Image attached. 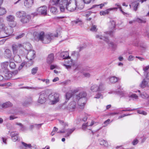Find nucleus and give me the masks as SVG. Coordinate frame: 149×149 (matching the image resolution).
<instances>
[{"mask_svg":"<svg viewBox=\"0 0 149 149\" xmlns=\"http://www.w3.org/2000/svg\"><path fill=\"white\" fill-rule=\"evenodd\" d=\"M26 63L25 62H23L22 63H21L20 65L19 66L18 68V69L19 70H20L22 69L23 67L25 65Z\"/></svg>","mask_w":149,"mask_h":149,"instance_id":"nucleus-49","label":"nucleus"},{"mask_svg":"<svg viewBox=\"0 0 149 149\" xmlns=\"http://www.w3.org/2000/svg\"><path fill=\"white\" fill-rule=\"evenodd\" d=\"M26 58L29 60H31L33 59L36 56L35 52L33 50H30L28 51L27 53Z\"/></svg>","mask_w":149,"mask_h":149,"instance_id":"nucleus-10","label":"nucleus"},{"mask_svg":"<svg viewBox=\"0 0 149 149\" xmlns=\"http://www.w3.org/2000/svg\"><path fill=\"white\" fill-rule=\"evenodd\" d=\"M4 54L5 58H10L11 56V52L10 50L7 49L5 51Z\"/></svg>","mask_w":149,"mask_h":149,"instance_id":"nucleus-25","label":"nucleus"},{"mask_svg":"<svg viewBox=\"0 0 149 149\" xmlns=\"http://www.w3.org/2000/svg\"><path fill=\"white\" fill-rule=\"evenodd\" d=\"M4 73L5 78L6 79H8L11 78L12 76V74L8 70H5V71L3 72Z\"/></svg>","mask_w":149,"mask_h":149,"instance_id":"nucleus-17","label":"nucleus"},{"mask_svg":"<svg viewBox=\"0 0 149 149\" xmlns=\"http://www.w3.org/2000/svg\"><path fill=\"white\" fill-rule=\"evenodd\" d=\"M75 129V128H73L72 129H68L66 130L65 131L67 133L65 137H66L69 136Z\"/></svg>","mask_w":149,"mask_h":149,"instance_id":"nucleus-27","label":"nucleus"},{"mask_svg":"<svg viewBox=\"0 0 149 149\" xmlns=\"http://www.w3.org/2000/svg\"><path fill=\"white\" fill-rule=\"evenodd\" d=\"M110 27L111 29H113L116 26V23L115 21L113 20L110 21L109 23Z\"/></svg>","mask_w":149,"mask_h":149,"instance_id":"nucleus-45","label":"nucleus"},{"mask_svg":"<svg viewBox=\"0 0 149 149\" xmlns=\"http://www.w3.org/2000/svg\"><path fill=\"white\" fill-rule=\"evenodd\" d=\"M10 134L12 138L14 136H18L17 133L16 132H11Z\"/></svg>","mask_w":149,"mask_h":149,"instance_id":"nucleus-57","label":"nucleus"},{"mask_svg":"<svg viewBox=\"0 0 149 149\" xmlns=\"http://www.w3.org/2000/svg\"><path fill=\"white\" fill-rule=\"evenodd\" d=\"M115 6L118 7V8H119L121 12V13L123 14L124 15H125L127 14V13H125L124 12L122 9L120 5V4L118 3H116L115 4Z\"/></svg>","mask_w":149,"mask_h":149,"instance_id":"nucleus-44","label":"nucleus"},{"mask_svg":"<svg viewBox=\"0 0 149 149\" xmlns=\"http://www.w3.org/2000/svg\"><path fill=\"white\" fill-rule=\"evenodd\" d=\"M47 95L45 92H42L40 93L38 102L42 104L45 103L46 100Z\"/></svg>","mask_w":149,"mask_h":149,"instance_id":"nucleus-9","label":"nucleus"},{"mask_svg":"<svg viewBox=\"0 0 149 149\" xmlns=\"http://www.w3.org/2000/svg\"><path fill=\"white\" fill-rule=\"evenodd\" d=\"M11 23L10 24V26L11 27H14L16 25V22L14 21L11 22Z\"/></svg>","mask_w":149,"mask_h":149,"instance_id":"nucleus-56","label":"nucleus"},{"mask_svg":"<svg viewBox=\"0 0 149 149\" xmlns=\"http://www.w3.org/2000/svg\"><path fill=\"white\" fill-rule=\"evenodd\" d=\"M60 10L61 12H63L64 11L66 7H65V6L63 5L61 6L60 7Z\"/></svg>","mask_w":149,"mask_h":149,"instance_id":"nucleus-64","label":"nucleus"},{"mask_svg":"<svg viewBox=\"0 0 149 149\" xmlns=\"http://www.w3.org/2000/svg\"><path fill=\"white\" fill-rule=\"evenodd\" d=\"M6 12V10L5 8L0 6V16H2L5 14Z\"/></svg>","mask_w":149,"mask_h":149,"instance_id":"nucleus-40","label":"nucleus"},{"mask_svg":"<svg viewBox=\"0 0 149 149\" xmlns=\"http://www.w3.org/2000/svg\"><path fill=\"white\" fill-rule=\"evenodd\" d=\"M135 21H137L139 23H144L146 22V21L145 20H142L140 18H136L135 20L130 21L129 23L130 24H131L133 22H134Z\"/></svg>","mask_w":149,"mask_h":149,"instance_id":"nucleus-36","label":"nucleus"},{"mask_svg":"<svg viewBox=\"0 0 149 149\" xmlns=\"http://www.w3.org/2000/svg\"><path fill=\"white\" fill-rule=\"evenodd\" d=\"M111 9L109 8L104 11H101L100 12V14L101 15L104 16L108 15L109 13V12L111 11Z\"/></svg>","mask_w":149,"mask_h":149,"instance_id":"nucleus-32","label":"nucleus"},{"mask_svg":"<svg viewBox=\"0 0 149 149\" xmlns=\"http://www.w3.org/2000/svg\"><path fill=\"white\" fill-rule=\"evenodd\" d=\"M54 57L53 54H49L47 59V62L49 64H51L54 61Z\"/></svg>","mask_w":149,"mask_h":149,"instance_id":"nucleus-20","label":"nucleus"},{"mask_svg":"<svg viewBox=\"0 0 149 149\" xmlns=\"http://www.w3.org/2000/svg\"><path fill=\"white\" fill-rule=\"evenodd\" d=\"M96 38L100 40H103L107 42L109 46L113 48H115L116 47V45L112 42H110L108 38L107 37L105 36H102V35H97L96 36Z\"/></svg>","mask_w":149,"mask_h":149,"instance_id":"nucleus-6","label":"nucleus"},{"mask_svg":"<svg viewBox=\"0 0 149 149\" xmlns=\"http://www.w3.org/2000/svg\"><path fill=\"white\" fill-rule=\"evenodd\" d=\"M9 63L7 62H5L1 64V72L5 71V70H8L7 68Z\"/></svg>","mask_w":149,"mask_h":149,"instance_id":"nucleus-22","label":"nucleus"},{"mask_svg":"<svg viewBox=\"0 0 149 149\" xmlns=\"http://www.w3.org/2000/svg\"><path fill=\"white\" fill-rule=\"evenodd\" d=\"M107 2H104L103 3H101L99 5H94L93 6H92L91 7V8H93L97 6H100V9H102L103 7L105 5L107 4Z\"/></svg>","mask_w":149,"mask_h":149,"instance_id":"nucleus-39","label":"nucleus"},{"mask_svg":"<svg viewBox=\"0 0 149 149\" xmlns=\"http://www.w3.org/2000/svg\"><path fill=\"white\" fill-rule=\"evenodd\" d=\"M106 35H109L111 36H113V31H107L105 33Z\"/></svg>","mask_w":149,"mask_h":149,"instance_id":"nucleus-62","label":"nucleus"},{"mask_svg":"<svg viewBox=\"0 0 149 149\" xmlns=\"http://www.w3.org/2000/svg\"><path fill=\"white\" fill-rule=\"evenodd\" d=\"M130 97L133 98L134 100H137L138 98V96L135 94L131 95Z\"/></svg>","mask_w":149,"mask_h":149,"instance_id":"nucleus-50","label":"nucleus"},{"mask_svg":"<svg viewBox=\"0 0 149 149\" xmlns=\"http://www.w3.org/2000/svg\"><path fill=\"white\" fill-rule=\"evenodd\" d=\"M26 14L25 11L21 10L17 12L16 13V15L17 17L21 18Z\"/></svg>","mask_w":149,"mask_h":149,"instance_id":"nucleus-24","label":"nucleus"},{"mask_svg":"<svg viewBox=\"0 0 149 149\" xmlns=\"http://www.w3.org/2000/svg\"><path fill=\"white\" fill-rule=\"evenodd\" d=\"M92 12L91 11H87L86 12H85L84 14V15L86 17H88L91 14Z\"/></svg>","mask_w":149,"mask_h":149,"instance_id":"nucleus-55","label":"nucleus"},{"mask_svg":"<svg viewBox=\"0 0 149 149\" xmlns=\"http://www.w3.org/2000/svg\"><path fill=\"white\" fill-rule=\"evenodd\" d=\"M3 22V20L2 18H0V29H3L4 25L2 22Z\"/></svg>","mask_w":149,"mask_h":149,"instance_id":"nucleus-63","label":"nucleus"},{"mask_svg":"<svg viewBox=\"0 0 149 149\" xmlns=\"http://www.w3.org/2000/svg\"><path fill=\"white\" fill-rule=\"evenodd\" d=\"M22 145L25 147H28L29 148H30L31 147V144H27L24 142H22Z\"/></svg>","mask_w":149,"mask_h":149,"instance_id":"nucleus-54","label":"nucleus"},{"mask_svg":"<svg viewBox=\"0 0 149 149\" xmlns=\"http://www.w3.org/2000/svg\"><path fill=\"white\" fill-rule=\"evenodd\" d=\"M61 0H50V5H57L58 4Z\"/></svg>","mask_w":149,"mask_h":149,"instance_id":"nucleus-41","label":"nucleus"},{"mask_svg":"<svg viewBox=\"0 0 149 149\" xmlns=\"http://www.w3.org/2000/svg\"><path fill=\"white\" fill-rule=\"evenodd\" d=\"M83 74L85 77L88 78L89 77L91 76L90 74L88 72H84Z\"/></svg>","mask_w":149,"mask_h":149,"instance_id":"nucleus-61","label":"nucleus"},{"mask_svg":"<svg viewBox=\"0 0 149 149\" xmlns=\"http://www.w3.org/2000/svg\"><path fill=\"white\" fill-rule=\"evenodd\" d=\"M94 123L93 121H92L91 124L89 125H88V123L85 124H83L82 126V129L84 130H85L86 129L90 130L89 127L93 125L94 124Z\"/></svg>","mask_w":149,"mask_h":149,"instance_id":"nucleus-26","label":"nucleus"},{"mask_svg":"<svg viewBox=\"0 0 149 149\" xmlns=\"http://www.w3.org/2000/svg\"><path fill=\"white\" fill-rule=\"evenodd\" d=\"M9 64V67L11 69H14L15 68L16 65L13 60H10Z\"/></svg>","mask_w":149,"mask_h":149,"instance_id":"nucleus-34","label":"nucleus"},{"mask_svg":"<svg viewBox=\"0 0 149 149\" xmlns=\"http://www.w3.org/2000/svg\"><path fill=\"white\" fill-rule=\"evenodd\" d=\"M3 25H4L3 28L1 29L5 30L6 34L5 36H6L7 37L8 36L11 35L13 32V28L9 27L8 28H7L5 26L4 24H3Z\"/></svg>","mask_w":149,"mask_h":149,"instance_id":"nucleus-12","label":"nucleus"},{"mask_svg":"<svg viewBox=\"0 0 149 149\" xmlns=\"http://www.w3.org/2000/svg\"><path fill=\"white\" fill-rule=\"evenodd\" d=\"M58 130V128H56V127H54V129L51 133V135L52 136H53L55 134V133Z\"/></svg>","mask_w":149,"mask_h":149,"instance_id":"nucleus-52","label":"nucleus"},{"mask_svg":"<svg viewBox=\"0 0 149 149\" xmlns=\"http://www.w3.org/2000/svg\"><path fill=\"white\" fill-rule=\"evenodd\" d=\"M90 30L91 31H97L96 29V26L95 25H92L91 28Z\"/></svg>","mask_w":149,"mask_h":149,"instance_id":"nucleus-59","label":"nucleus"},{"mask_svg":"<svg viewBox=\"0 0 149 149\" xmlns=\"http://www.w3.org/2000/svg\"><path fill=\"white\" fill-rule=\"evenodd\" d=\"M95 98H103V96L102 95L101 93H97L96 95Z\"/></svg>","mask_w":149,"mask_h":149,"instance_id":"nucleus-48","label":"nucleus"},{"mask_svg":"<svg viewBox=\"0 0 149 149\" xmlns=\"http://www.w3.org/2000/svg\"><path fill=\"white\" fill-rule=\"evenodd\" d=\"M50 11L54 14H56L58 12L57 8L54 7H51L50 9Z\"/></svg>","mask_w":149,"mask_h":149,"instance_id":"nucleus-43","label":"nucleus"},{"mask_svg":"<svg viewBox=\"0 0 149 149\" xmlns=\"http://www.w3.org/2000/svg\"><path fill=\"white\" fill-rule=\"evenodd\" d=\"M12 106V104L10 102H7L3 103L2 105V107L3 108H6Z\"/></svg>","mask_w":149,"mask_h":149,"instance_id":"nucleus-38","label":"nucleus"},{"mask_svg":"<svg viewBox=\"0 0 149 149\" xmlns=\"http://www.w3.org/2000/svg\"><path fill=\"white\" fill-rule=\"evenodd\" d=\"M30 19V16L26 14L25 15L20 18V21L23 23H26L29 22Z\"/></svg>","mask_w":149,"mask_h":149,"instance_id":"nucleus-14","label":"nucleus"},{"mask_svg":"<svg viewBox=\"0 0 149 149\" xmlns=\"http://www.w3.org/2000/svg\"><path fill=\"white\" fill-rule=\"evenodd\" d=\"M6 19L7 21L12 22L14 21L15 18L14 16L10 15L6 17Z\"/></svg>","mask_w":149,"mask_h":149,"instance_id":"nucleus-35","label":"nucleus"},{"mask_svg":"<svg viewBox=\"0 0 149 149\" xmlns=\"http://www.w3.org/2000/svg\"><path fill=\"white\" fill-rule=\"evenodd\" d=\"M59 95L58 93H52L49 95L48 98L50 100L49 104H54L58 102L59 101Z\"/></svg>","mask_w":149,"mask_h":149,"instance_id":"nucleus-3","label":"nucleus"},{"mask_svg":"<svg viewBox=\"0 0 149 149\" xmlns=\"http://www.w3.org/2000/svg\"><path fill=\"white\" fill-rule=\"evenodd\" d=\"M100 145H103L105 147H107L108 146L107 142L105 140L101 139L99 140Z\"/></svg>","mask_w":149,"mask_h":149,"instance_id":"nucleus-37","label":"nucleus"},{"mask_svg":"<svg viewBox=\"0 0 149 149\" xmlns=\"http://www.w3.org/2000/svg\"><path fill=\"white\" fill-rule=\"evenodd\" d=\"M110 119H108L104 122V125H103L104 127H105L109 123L110 121Z\"/></svg>","mask_w":149,"mask_h":149,"instance_id":"nucleus-58","label":"nucleus"},{"mask_svg":"<svg viewBox=\"0 0 149 149\" xmlns=\"http://www.w3.org/2000/svg\"><path fill=\"white\" fill-rule=\"evenodd\" d=\"M149 82L147 79H144L140 84V86L142 88H144L148 86Z\"/></svg>","mask_w":149,"mask_h":149,"instance_id":"nucleus-29","label":"nucleus"},{"mask_svg":"<svg viewBox=\"0 0 149 149\" xmlns=\"http://www.w3.org/2000/svg\"><path fill=\"white\" fill-rule=\"evenodd\" d=\"M22 45V47L24 48L26 52L31 50V44L27 42L24 43Z\"/></svg>","mask_w":149,"mask_h":149,"instance_id":"nucleus-19","label":"nucleus"},{"mask_svg":"<svg viewBox=\"0 0 149 149\" xmlns=\"http://www.w3.org/2000/svg\"><path fill=\"white\" fill-rule=\"evenodd\" d=\"M60 56L63 59H67L65 61L70 60V57L69 56V53L68 51L61 52L60 54ZM66 62V61H65Z\"/></svg>","mask_w":149,"mask_h":149,"instance_id":"nucleus-13","label":"nucleus"},{"mask_svg":"<svg viewBox=\"0 0 149 149\" xmlns=\"http://www.w3.org/2000/svg\"><path fill=\"white\" fill-rule=\"evenodd\" d=\"M38 70V68L37 67H36L34 68H33L31 71V72L32 74H36Z\"/></svg>","mask_w":149,"mask_h":149,"instance_id":"nucleus-46","label":"nucleus"},{"mask_svg":"<svg viewBox=\"0 0 149 149\" xmlns=\"http://www.w3.org/2000/svg\"><path fill=\"white\" fill-rule=\"evenodd\" d=\"M83 47H82L80 46L78 48H79V50L77 51H74L72 52V55L73 57H74L76 58H77L79 56V52L82 49Z\"/></svg>","mask_w":149,"mask_h":149,"instance_id":"nucleus-21","label":"nucleus"},{"mask_svg":"<svg viewBox=\"0 0 149 149\" xmlns=\"http://www.w3.org/2000/svg\"><path fill=\"white\" fill-rule=\"evenodd\" d=\"M76 103L74 101H72L70 102L68 108L70 109H74L76 107Z\"/></svg>","mask_w":149,"mask_h":149,"instance_id":"nucleus-33","label":"nucleus"},{"mask_svg":"<svg viewBox=\"0 0 149 149\" xmlns=\"http://www.w3.org/2000/svg\"><path fill=\"white\" fill-rule=\"evenodd\" d=\"M137 112L138 113L140 114H143L145 115H146L147 114V113H146V112L142 110H137Z\"/></svg>","mask_w":149,"mask_h":149,"instance_id":"nucleus-51","label":"nucleus"},{"mask_svg":"<svg viewBox=\"0 0 149 149\" xmlns=\"http://www.w3.org/2000/svg\"><path fill=\"white\" fill-rule=\"evenodd\" d=\"M66 63L67 64H65L64 65L68 69L71 68L73 70H76L78 68V65L77 63L76 62L74 63L72 60L66 61Z\"/></svg>","mask_w":149,"mask_h":149,"instance_id":"nucleus-2","label":"nucleus"},{"mask_svg":"<svg viewBox=\"0 0 149 149\" xmlns=\"http://www.w3.org/2000/svg\"><path fill=\"white\" fill-rule=\"evenodd\" d=\"M47 7L44 6L37 8L36 9L37 12L34 13L33 15L35 16L39 14L45 16L47 14Z\"/></svg>","mask_w":149,"mask_h":149,"instance_id":"nucleus-5","label":"nucleus"},{"mask_svg":"<svg viewBox=\"0 0 149 149\" xmlns=\"http://www.w3.org/2000/svg\"><path fill=\"white\" fill-rule=\"evenodd\" d=\"M27 52H26L25 50H22V49H19L18 50V52L17 54L16 55H15L14 57V58L16 59V58H18L19 60H20V58L19 55L24 56H25L27 54Z\"/></svg>","mask_w":149,"mask_h":149,"instance_id":"nucleus-11","label":"nucleus"},{"mask_svg":"<svg viewBox=\"0 0 149 149\" xmlns=\"http://www.w3.org/2000/svg\"><path fill=\"white\" fill-rule=\"evenodd\" d=\"M51 40V36L49 34H46L44 37L42 42L44 43L47 44L49 43Z\"/></svg>","mask_w":149,"mask_h":149,"instance_id":"nucleus-16","label":"nucleus"},{"mask_svg":"<svg viewBox=\"0 0 149 149\" xmlns=\"http://www.w3.org/2000/svg\"><path fill=\"white\" fill-rule=\"evenodd\" d=\"M22 47V45L20 44H14L12 45V49L13 54L16 55L18 54L19 48Z\"/></svg>","mask_w":149,"mask_h":149,"instance_id":"nucleus-8","label":"nucleus"},{"mask_svg":"<svg viewBox=\"0 0 149 149\" xmlns=\"http://www.w3.org/2000/svg\"><path fill=\"white\" fill-rule=\"evenodd\" d=\"M133 45L136 46H139L141 47L144 49L146 47V45L145 43H141L138 40L136 41V42H134L133 43Z\"/></svg>","mask_w":149,"mask_h":149,"instance_id":"nucleus-18","label":"nucleus"},{"mask_svg":"<svg viewBox=\"0 0 149 149\" xmlns=\"http://www.w3.org/2000/svg\"><path fill=\"white\" fill-rule=\"evenodd\" d=\"M86 92H82L76 96V98L78 100V104L79 106V108L81 109L84 108V106L86 103Z\"/></svg>","mask_w":149,"mask_h":149,"instance_id":"nucleus-1","label":"nucleus"},{"mask_svg":"<svg viewBox=\"0 0 149 149\" xmlns=\"http://www.w3.org/2000/svg\"><path fill=\"white\" fill-rule=\"evenodd\" d=\"M139 3L137 1H135L134 2L132 3L131 5H130V7L131 6L133 8L134 10L136 11L137 9L138 6H139Z\"/></svg>","mask_w":149,"mask_h":149,"instance_id":"nucleus-28","label":"nucleus"},{"mask_svg":"<svg viewBox=\"0 0 149 149\" xmlns=\"http://www.w3.org/2000/svg\"><path fill=\"white\" fill-rule=\"evenodd\" d=\"M104 89V85L102 83L100 84L99 85H93L90 88L91 91L93 92L103 91Z\"/></svg>","mask_w":149,"mask_h":149,"instance_id":"nucleus-4","label":"nucleus"},{"mask_svg":"<svg viewBox=\"0 0 149 149\" xmlns=\"http://www.w3.org/2000/svg\"><path fill=\"white\" fill-rule=\"evenodd\" d=\"M72 96L71 93H67L66 94V100H68Z\"/></svg>","mask_w":149,"mask_h":149,"instance_id":"nucleus-53","label":"nucleus"},{"mask_svg":"<svg viewBox=\"0 0 149 149\" xmlns=\"http://www.w3.org/2000/svg\"><path fill=\"white\" fill-rule=\"evenodd\" d=\"M25 34L24 33L21 34L16 37V39H20L24 36Z\"/></svg>","mask_w":149,"mask_h":149,"instance_id":"nucleus-60","label":"nucleus"},{"mask_svg":"<svg viewBox=\"0 0 149 149\" xmlns=\"http://www.w3.org/2000/svg\"><path fill=\"white\" fill-rule=\"evenodd\" d=\"M108 79L109 80V83L112 84L115 83L117 82L118 78L115 76H110L108 78Z\"/></svg>","mask_w":149,"mask_h":149,"instance_id":"nucleus-23","label":"nucleus"},{"mask_svg":"<svg viewBox=\"0 0 149 149\" xmlns=\"http://www.w3.org/2000/svg\"><path fill=\"white\" fill-rule=\"evenodd\" d=\"M42 124H35L34 125H31L30 126V128L31 129H33L34 127H41Z\"/></svg>","mask_w":149,"mask_h":149,"instance_id":"nucleus-47","label":"nucleus"},{"mask_svg":"<svg viewBox=\"0 0 149 149\" xmlns=\"http://www.w3.org/2000/svg\"><path fill=\"white\" fill-rule=\"evenodd\" d=\"M76 8V2H72L70 1L66 4V9L69 11H73Z\"/></svg>","mask_w":149,"mask_h":149,"instance_id":"nucleus-7","label":"nucleus"},{"mask_svg":"<svg viewBox=\"0 0 149 149\" xmlns=\"http://www.w3.org/2000/svg\"><path fill=\"white\" fill-rule=\"evenodd\" d=\"M141 97L144 99H146L148 104H149V96L146 93L144 92L141 94Z\"/></svg>","mask_w":149,"mask_h":149,"instance_id":"nucleus-31","label":"nucleus"},{"mask_svg":"<svg viewBox=\"0 0 149 149\" xmlns=\"http://www.w3.org/2000/svg\"><path fill=\"white\" fill-rule=\"evenodd\" d=\"M33 0H25L24 2V6L27 8L32 7L33 3Z\"/></svg>","mask_w":149,"mask_h":149,"instance_id":"nucleus-15","label":"nucleus"},{"mask_svg":"<svg viewBox=\"0 0 149 149\" xmlns=\"http://www.w3.org/2000/svg\"><path fill=\"white\" fill-rule=\"evenodd\" d=\"M45 33L44 32L42 31L38 33L37 35V38L39 40L42 41L45 36Z\"/></svg>","mask_w":149,"mask_h":149,"instance_id":"nucleus-30","label":"nucleus"},{"mask_svg":"<svg viewBox=\"0 0 149 149\" xmlns=\"http://www.w3.org/2000/svg\"><path fill=\"white\" fill-rule=\"evenodd\" d=\"M31 102L32 99L31 98H29L24 103L23 105L25 106H26L30 104Z\"/></svg>","mask_w":149,"mask_h":149,"instance_id":"nucleus-42","label":"nucleus"}]
</instances>
